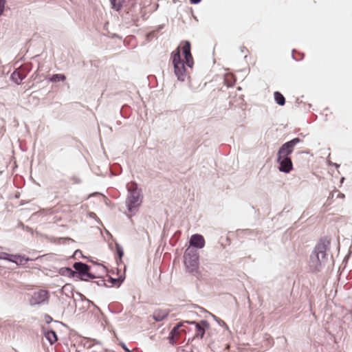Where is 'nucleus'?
<instances>
[{"label": "nucleus", "mask_w": 352, "mask_h": 352, "mask_svg": "<svg viewBox=\"0 0 352 352\" xmlns=\"http://www.w3.org/2000/svg\"><path fill=\"white\" fill-rule=\"evenodd\" d=\"M172 61L174 70L178 79L184 80L187 67L192 68L193 58L190 53V44L188 41L183 42L172 53Z\"/></svg>", "instance_id": "obj_1"}, {"label": "nucleus", "mask_w": 352, "mask_h": 352, "mask_svg": "<svg viewBox=\"0 0 352 352\" xmlns=\"http://www.w3.org/2000/svg\"><path fill=\"white\" fill-rule=\"evenodd\" d=\"M300 139L296 138L283 144L278 151L277 162L280 166L279 170L289 173L293 169V163L289 155L293 152L295 146L300 142Z\"/></svg>", "instance_id": "obj_2"}, {"label": "nucleus", "mask_w": 352, "mask_h": 352, "mask_svg": "<svg viewBox=\"0 0 352 352\" xmlns=\"http://www.w3.org/2000/svg\"><path fill=\"white\" fill-rule=\"evenodd\" d=\"M184 265L189 273L198 272V234L192 236L190 245L184 253Z\"/></svg>", "instance_id": "obj_3"}, {"label": "nucleus", "mask_w": 352, "mask_h": 352, "mask_svg": "<svg viewBox=\"0 0 352 352\" xmlns=\"http://www.w3.org/2000/svg\"><path fill=\"white\" fill-rule=\"evenodd\" d=\"M329 245V241L321 239L317 243L311 256V267L316 271H319L327 261L326 251Z\"/></svg>", "instance_id": "obj_4"}, {"label": "nucleus", "mask_w": 352, "mask_h": 352, "mask_svg": "<svg viewBox=\"0 0 352 352\" xmlns=\"http://www.w3.org/2000/svg\"><path fill=\"white\" fill-rule=\"evenodd\" d=\"M130 195L127 197L126 204L129 211H132L133 208L138 207L141 202V196L140 192L137 190L135 184H133L129 188Z\"/></svg>", "instance_id": "obj_5"}, {"label": "nucleus", "mask_w": 352, "mask_h": 352, "mask_svg": "<svg viewBox=\"0 0 352 352\" xmlns=\"http://www.w3.org/2000/svg\"><path fill=\"white\" fill-rule=\"evenodd\" d=\"M199 328L201 338L204 339L208 345L212 343V337L215 334V329H212L210 324L206 320L199 322Z\"/></svg>", "instance_id": "obj_6"}, {"label": "nucleus", "mask_w": 352, "mask_h": 352, "mask_svg": "<svg viewBox=\"0 0 352 352\" xmlns=\"http://www.w3.org/2000/svg\"><path fill=\"white\" fill-rule=\"evenodd\" d=\"M186 331L184 325L178 324L170 331L168 338L170 344H175L179 343L182 340L185 339Z\"/></svg>", "instance_id": "obj_7"}, {"label": "nucleus", "mask_w": 352, "mask_h": 352, "mask_svg": "<svg viewBox=\"0 0 352 352\" xmlns=\"http://www.w3.org/2000/svg\"><path fill=\"white\" fill-rule=\"evenodd\" d=\"M48 298V292L46 290H38L35 292L31 298L32 305L40 304L45 302Z\"/></svg>", "instance_id": "obj_8"}, {"label": "nucleus", "mask_w": 352, "mask_h": 352, "mask_svg": "<svg viewBox=\"0 0 352 352\" xmlns=\"http://www.w3.org/2000/svg\"><path fill=\"white\" fill-rule=\"evenodd\" d=\"M26 76V70L23 68L19 67L12 74L11 78L15 83L19 85Z\"/></svg>", "instance_id": "obj_9"}, {"label": "nucleus", "mask_w": 352, "mask_h": 352, "mask_svg": "<svg viewBox=\"0 0 352 352\" xmlns=\"http://www.w3.org/2000/svg\"><path fill=\"white\" fill-rule=\"evenodd\" d=\"M169 312L167 309H157L153 312V318L155 321L160 322L168 316Z\"/></svg>", "instance_id": "obj_10"}, {"label": "nucleus", "mask_w": 352, "mask_h": 352, "mask_svg": "<svg viewBox=\"0 0 352 352\" xmlns=\"http://www.w3.org/2000/svg\"><path fill=\"white\" fill-rule=\"evenodd\" d=\"M74 268L80 274L87 276L88 277H91V276L89 274V267L87 265L78 262L74 264Z\"/></svg>", "instance_id": "obj_11"}, {"label": "nucleus", "mask_w": 352, "mask_h": 352, "mask_svg": "<svg viewBox=\"0 0 352 352\" xmlns=\"http://www.w3.org/2000/svg\"><path fill=\"white\" fill-rule=\"evenodd\" d=\"M45 336L51 344H54L58 340L56 333L54 331H47Z\"/></svg>", "instance_id": "obj_12"}, {"label": "nucleus", "mask_w": 352, "mask_h": 352, "mask_svg": "<svg viewBox=\"0 0 352 352\" xmlns=\"http://www.w3.org/2000/svg\"><path fill=\"white\" fill-rule=\"evenodd\" d=\"M29 260L28 258H25V256L16 254L14 257L13 263H15L16 265H24Z\"/></svg>", "instance_id": "obj_13"}, {"label": "nucleus", "mask_w": 352, "mask_h": 352, "mask_svg": "<svg viewBox=\"0 0 352 352\" xmlns=\"http://www.w3.org/2000/svg\"><path fill=\"white\" fill-rule=\"evenodd\" d=\"M274 99L279 105H284L285 103V97L278 91L274 92Z\"/></svg>", "instance_id": "obj_14"}, {"label": "nucleus", "mask_w": 352, "mask_h": 352, "mask_svg": "<svg viewBox=\"0 0 352 352\" xmlns=\"http://www.w3.org/2000/svg\"><path fill=\"white\" fill-rule=\"evenodd\" d=\"M113 8L116 10H119L122 6L124 0H110Z\"/></svg>", "instance_id": "obj_15"}, {"label": "nucleus", "mask_w": 352, "mask_h": 352, "mask_svg": "<svg viewBox=\"0 0 352 352\" xmlns=\"http://www.w3.org/2000/svg\"><path fill=\"white\" fill-rule=\"evenodd\" d=\"M225 83L228 87L233 85V75L232 74H228L225 76Z\"/></svg>", "instance_id": "obj_16"}, {"label": "nucleus", "mask_w": 352, "mask_h": 352, "mask_svg": "<svg viewBox=\"0 0 352 352\" xmlns=\"http://www.w3.org/2000/svg\"><path fill=\"white\" fill-rule=\"evenodd\" d=\"M65 78H66V77L63 74H54L51 78V81H52V82H58L60 80L63 81L65 80Z\"/></svg>", "instance_id": "obj_17"}, {"label": "nucleus", "mask_w": 352, "mask_h": 352, "mask_svg": "<svg viewBox=\"0 0 352 352\" xmlns=\"http://www.w3.org/2000/svg\"><path fill=\"white\" fill-rule=\"evenodd\" d=\"M14 255L15 254H9L7 253H3V256L2 258L5 260L9 261L10 262H13Z\"/></svg>", "instance_id": "obj_18"}, {"label": "nucleus", "mask_w": 352, "mask_h": 352, "mask_svg": "<svg viewBox=\"0 0 352 352\" xmlns=\"http://www.w3.org/2000/svg\"><path fill=\"white\" fill-rule=\"evenodd\" d=\"M5 4H6V0H0V16L3 12Z\"/></svg>", "instance_id": "obj_19"}, {"label": "nucleus", "mask_w": 352, "mask_h": 352, "mask_svg": "<svg viewBox=\"0 0 352 352\" xmlns=\"http://www.w3.org/2000/svg\"><path fill=\"white\" fill-rule=\"evenodd\" d=\"M205 245V240L204 237L199 234V249L203 248Z\"/></svg>", "instance_id": "obj_20"}, {"label": "nucleus", "mask_w": 352, "mask_h": 352, "mask_svg": "<svg viewBox=\"0 0 352 352\" xmlns=\"http://www.w3.org/2000/svg\"><path fill=\"white\" fill-rule=\"evenodd\" d=\"M116 251H117V253L119 255L120 258H121L122 256V255H123V250H122V249L120 246L117 245L116 246Z\"/></svg>", "instance_id": "obj_21"}, {"label": "nucleus", "mask_w": 352, "mask_h": 352, "mask_svg": "<svg viewBox=\"0 0 352 352\" xmlns=\"http://www.w3.org/2000/svg\"><path fill=\"white\" fill-rule=\"evenodd\" d=\"M122 348H123L126 351H127V352H131V351H130L126 348V346H125V344H122Z\"/></svg>", "instance_id": "obj_22"}, {"label": "nucleus", "mask_w": 352, "mask_h": 352, "mask_svg": "<svg viewBox=\"0 0 352 352\" xmlns=\"http://www.w3.org/2000/svg\"><path fill=\"white\" fill-rule=\"evenodd\" d=\"M190 1L193 3H198V0H190Z\"/></svg>", "instance_id": "obj_23"}, {"label": "nucleus", "mask_w": 352, "mask_h": 352, "mask_svg": "<svg viewBox=\"0 0 352 352\" xmlns=\"http://www.w3.org/2000/svg\"><path fill=\"white\" fill-rule=\"evenodd\" d=\"M201 1V0H199V2Z\"/></svg>", "instance_id": "obj_24"}]
</instances>
